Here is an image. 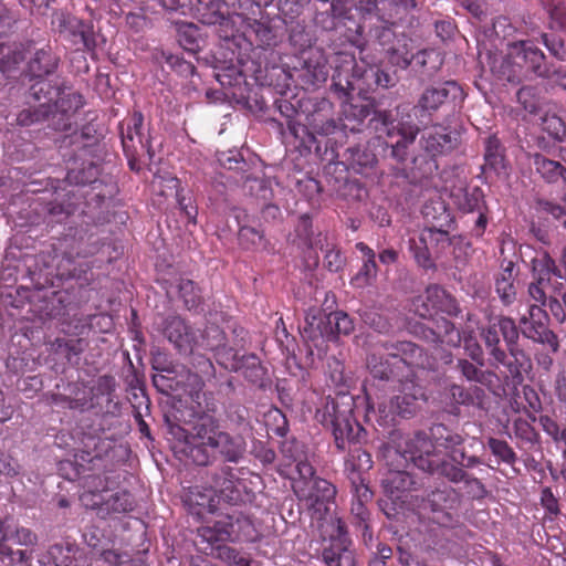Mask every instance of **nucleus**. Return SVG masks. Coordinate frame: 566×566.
Returning a JSON list of instances; mask_svg holds the SVG:
<instances>
[{
  "label": "nucleus",
  "instance_id": "nucleus-37",
  "mask_svg": "<svg viewBox=\"0 0 566 566\" xmlns=\"http://www.w3.org/2000/svg\"><path fill=\"white\" fill-rule=\"evenodd\" d=\"M227 518L224 516L217 520L213 525H206L198 528V536L203 543L209 545L210 552L219 545H227L231 533H228Z\"/></svg>",
  "mask_w": 566,
  "mask_h": 566
},
{
  "label": "nucleus",
  "instance_id": "nucleus-39",
  "mask_svg": "<svg viewBox=\"0 0 566 566\" xmlns=\"http://www.w3.org/2000/svg\"><path fill=\"white\" fill-rule=\"evenodd\" d=\"M454 227H427L423 229L427 242L434 255L439 258L444 253L447 248L454 244L455 237H450V231Z\"/></svg>",
  "mask_w": 566,
  "mask_h": 566
},
{
  "label": "nucleus",
  "instance_id": "nucleus-34",
  "mask_svg": "<svg viewBox=\"0 0 566 566\" xmlns=\"http://www.w3.org/2000/svg\"><path fill=\"white\" fill-rule=\"evenodd\" d=\"M447 480L451 483H463L467 494L473 500H482L488 496V490L482 481L469 472H462L459 469L449 468Z\"/></svg>",
  "mask_w": 566,
  "mask_h": 566
},
{
  "label": "nucleus",
  "instance_id": "nucleus-9",
  "mask_svg": "<svg viewBox=\"0 0 566 566\" xmlns=\"http://www.w3.org/2000/svg\"><path fill=\"white\" fill-rule=\"evenodd\" d=\"M465 97L463 88L455 81H444L427 86L419 95L415 109L421 116H431L439 111L454 109Z\"/></svg>",
  "mask_w": 566,
  "mask_h": 566
},
{
  "label": "nucleus",
  "instance_id": "nucleus-13",
  "mask_svg": "<svg viewBox=\"0 0 566 566\" xmlns=\"http://www.w3.org/2000/svg\"><path fill=\"white\" fill-rule=\"evenodd\" d=\"M512 56L514 63L525 67L526 71L539 78H548L552 63H549L543 53L531 41H520L512 45Z\"/></svg>",
  "mask_w": 566,
  "mask_h": 566
},
{
  "label": "nucleus",
  "instance_id": "nucleus-58",
  "mask_svg": "<svg viewBox=\"0 0 566 566\" xmlns=\"http://www.w3.org/2000/svg\"><path fill=\"white\" fill-rule=\"evenodd\" d=\"M416 64L419 65L423 73L431 76L437 73L442 64L439 53L433 50H423L413 55Z\"/></svg>",
  "mask_w": 566,
  "mask_h": 566
},
{
  "label": "nucleus",
  "instance_id": "nucleus-54",
  "mask_svg": "<svg viewBox=\"0 0 566 566\" xmlns=\"http://www.w3.org/2000/svg\"><path fill=\"white\" fill-rule=\"evenodd\" d=\"M449 465L453 469H461L462 472L473 469L483 463L482 459L475 454H468L463 446L455 448L447 458Z\"/></svg>",
  "mask_w": 566,
  "mask_h": 566
},
{
  "label": "nucleus",
  "instance_id": "nucleus-29",
  "mask_svg": "<svg viewBox=\"0 0 566 566\" xmlns=\"http://www.w3.org/2000/svg\"><path fill=\"white\" fill-rule=\"evenodd\" d=\"M532 163L535 171L547 184L566 182V167L559 161L537 153L532 157Z\"/></svg>",
  "mask_w": 566,
  "mask_h": 566
},
{
  "label": "nucleus",
  "instance_id": "nucleus-3",
  "mask_svg": "<svg viewBox=\"0 0 566 566\" xmlns=\"http://www.w3.org/2000/svg\"><path fill=\"white\" fill-rule=\"evenodd\" d=\"M481 338L490 356L491 366H503L514 380L522 381L531 369V358L520 345V329L512 317L500 315L481 329Z\"/></svg>",
  "mask_w": 566,
  "mask_h": 566
},
{
  "label": "nucleus",
  "instance_id": "nucleus-12",
  "mask_svg": "<svg viewBox=\"0 0 566 566\" xmlns=\"http://www.w3.org/2000/svg\"><path fill=\"white\" fill-rule=\"evenodd\" d=\"M385 458L387 464L391 467L387 478L384 480L386 488L391 493L405 492L411 490L415 481L412 476L405 470L408 465L407 455L401 452V443L396 446H388L386 449Z\"/></svg>",
  "mask_w": 566,
  "mask_h": 566
},
{
  "label": "nucleus",
  "instance_id": "nucleus-46",
  "mask_svg": "<svg viewBox=\"0 0 566 566\" xmlns=\"http://www.w3.org/2000/svg\"><path fill=\"white\" fill-rule=\"evenodd\" d=\"M208 554L228 566H259L255 560L244 557L235 548L228 545L216 546Z\"/></svg>",
  "mask_w": 566,
  "mask_h": 566
},
{
  "label": "nucleus",
  "instance_id": "nucleus-18",
  "mask_svg": "<svg viewBox=\"0 0 566 566\" xmlns=\"http://www.w3.org/2000/svg\"><path fill=\"white\" fill-rule=\"evenodd\" d=\"M348 449V457L345 460V472L350 480L352 486L367 485L364 474L373 468L370 453L359 444Z\"/></svg>",
  "mask_w": 566,
  "mask_h": 566
},
{
  "label": "nucleus",
  "instance_id": "nucleus-50",
  "mask_svg": "<svg viewBox=\"0 0 566 566\" xmlns=\"http://www.w3.org/2000/svg\"><path fill=\"white\" fill-rule=\"evenodd\" d=\"M517 103L530 114H537L542 108V96L538 86L524 85L516 92Z\"/></svg>",
  "mask_w": 566,
  "mask_h": 566
},
{
  "label": "nucleus",
  "instance_id": "nucleus-64",
  "mask_svg": "<svg viewBox=\"0 0 566 566\" xmlns=\"http://www.w3.org/2000/svg\"><path fill=\"white\" fill-rule=\"evenodd\" d=\"M2 555L0 556V562L3 566H28V560L30 556L25 551L17 549L14 551L12 547L2 546Z\"/></svg>",
  "mask_w": 566,
  "mask_h": 566
},
{
  "label": "nucleus",
  "instance_id": "nucleus-38",
  "mask_svg": "<svg viewBox=\"0 0 566 566\" xmlns=\"http://www.w3.org/2000/svg\"><path fill=\"white\" fill-rule=\"evenodd\" d=\"M419 133V127L416 125H402L398 128V139L396 142L388 143L390 147V156L396 159L398 163H403L407 159L408 147L412 145L417 135Z\"/></svg>",
  "mask_w": 566,
  "mask_h": 566
},
{
  "label": "nucleus",
  "instance_id": "nucleus-47",
  "mask_svg": "<svg viewBox=\"0 0 566 566\" xmlns=\"http://www.w3.org/2000/svg\"><path fill=\"white\" fill-rule=\"evenodd\" d=\"M87 346V343L83 338H61L57 337L50 342V350L53 354L64 356L66 359H71L72 356H78L82 354Z\"/></svg>",
  "mask_w": 566,
  "mask_h": 566
},
{
  "label": "nucleus",
  "instance_id": "nucleus-26",
  "mask_svg": "<svg viewBox=\"0 0 566 566\" xmlns=\"http://www.w3.org/2000/svg\"><path fill=\"white\" fill-rule=\"evenodd\" d=\"M206 348L216 352L219 363L224 366L232 355L237 352L233 347L226 344L224 332L216 324L208 325L202 334Z\"/></svg>",
  "mask_w": 566,
  "mask_h": 566
},
{
  "label": "nucleus",
  "instance_id": "nucleus-23",
  "mask_svg": "<svg viewBox=\"0 0 566 566\" xmlns=\"http://www.w3.org/2000/svg\"><path fill=\"white\" fill-rule=\"evenodd\" d=\"M228 533H231V543H253L260 538V534L250 517L239 512L224 515Z\"/></svg>",
  "mask_w": 566,
  "mask_h": 566
},
{
  "label": "nucleus",
  "instance_id": "nucleus-14",
  "mask_svg": "<svg viewBox=\"0 0 566 566\" xmlns=\"http://www.w3.org/2000/svg\"><path fill=\"white\" fill-rule=\"evenodd\" d=\"M416 313L422 318H432L436 312L457 316L460 313L459 305L443 287L433 284L427 287L421 304L416 305Z\"/></svg>",
  "mask_w": 566,
  "mask_h": 566
},
{
  "label": "nucleus",
  "instance_id": "nucleus-2",
  "mask_svg": "<svg viewBox=\"0 0 566 566\" xmlns=\"http://www.w3.org/2000/svg\"><path fill=\"white\" fill-rule=\"evenodd\" d=\"M366 363L370 376L367 394H371L374 399L384 398L382 392L391 391L416 378L415 368H436V359L409 340L377 342L370 347Z\"/></svg>",
  "mask_w": 566,
  "mask_h": 566
},
{
  "label": "nucleus",
  "instance_id": "nucleus-28",
  "mask_svg": "<svg viewBox=\"0 0 566 566\" xmlns=\"http://www.w3.org/2000/svg\"><path fill=\"white\" fill-rule=\"evenodd\" d=\"M521 334L534 343L548 346L554 354L559 350L558 336L541 318L533 319L532 324L520 332Z\"/></svg>",
  "mask_w": 566,
  "mask_h": 566
},
{
  "label": "nucleus",
  "instance_id": "nucleus-49",
  "mask_svg": "<svg viewBox=\"0 0 566 566\" xmlns=\"http://www.w3.org/2000/svg\"><path fill=\"white\" fill-rule=\"evenodd\" d=\"M179 295L189 311H197L203 304V297L200 289L192 280L180 279L178 283Z\"/></svg>",
  "mask_w": 566,
  "mask_h": 566
},
{
  "label": "nucleus",
  "instance_id": "nucleus-22",
  "mask_svg": "<svg viewBox=\"0 0 566 566\" xmlns=\"http://www.w3.org/2000/svg\"><path fill=\"white\" fill-rule=\"evenodd\" d=\"M516 276L517 270L515 263L511 260H504L501 263L499 273L495 275L494 284L495 292L505 306L511 305L516 298Z\"/></svg>",
  "mask_w": 566,
  "mask_h": 566
},
{
  "label": "nucleus",
  "instance_id": "nucleus-45",
  "mask_svg": "<svg viewBox=\"0 0 566 566\" xmlns=\"http://www.w3.org/2000/svg\"><path fill=\"white\" fill-rule=\"evenodd\" d=\"M352 488L356 496V501H354L352 505V515L355 520V523L356 525L367 523L369 518V511L367 510L365 504L371 501L373 492L370 491L368 485H359Z\"/></svg>",
  "mask_w": 566,
  "mask_h": 566
},
{
  "label": "nucleus",
  "instance_id": "nucleus-51",
  "mask_svg": "<svg viewBox=\"0 0 566 566\" xmlns=\"http://www.w3.org/2000/svg\"><path fill=\"white\" fill-rule=\"evenodd\" d=\"M83 96L69 87L61 86V95L55 99L53 107L66 115L74 114L83 106Z\"/></svg>",
  "mask_w": 566,
  "mask_h": 566
},
{
  "label": "nucleus",
  "instance_id": "nucleus-25",
  "mask_svg": "<svg viewBox=\"0 0 566 566\" xmlns=\"http://www.w3.org/2000/svg\"><path fill=\"white\" fill-rule=\"evenodd\" d=\"M427 437L439 450H442L447 458L451 454L452 450L464 443V438L460 433L451 430L443 423L433 424L429 429Z\"/></svg>",
  "mask_w": 566,
  "mask_h": 566
},
{
  "label": "nucleus",
  "instance_id": "nucleus-43",
  "mask_svg": "<svg viewBox=\"0 0 566 566\" xmlns=\"http://www.w3.org/2000/svg\"><path fill=\"white\" fill-rule=\"evenodd\" d=\"M336 243L331 241L327 234L317 233L316 235L311 238V241H307L305 247L307 251L304 254L305 264L310 269H315L318 266L319 258L317 251H321L323 254L328 251V248L335 247Z\"/></svg>",
  "mask_w": 566,
  "mask_h": 566
},
{
  "label": "nucleus",
  "instance_id": "nucleus-31",
  "mask_svg": "<svg viewBox=\"0 0 566 566\" xmlns=\"http://www.w3.org/2000/svg\"><path fill=\"white\" fill-rule=\"evenodd\" d=\"M61 95V86L53 85L51 81L40 78L36 80L29 88L28 103H38V105H45L50 108L53 107L52 103Z\"/></svg>",
  "mask_w": 566,
  "mask_h": 566
},
{
  "label": "nucleus",
  "instance_id": "nucleus-1",
  "mask_svg": "<svg viewBox=\"0 0 566 566\" xmlns=\"http://www.w3.org/2000/svg\"><path fill=\"white\" fill-rule=\"evenodd\" d=\"M193 401L192 419L187 427L169 426L170 433L182 440V452L197 465L212 464L219 458L238 463L245 452V442L242 437L222 430L220 420L214 416L218 403L213 396L197 391Z\"/></svg>",
  "mask_w": 566,
  "mask_h": 566
},
{
  "label": "nucleus",
  "instance_id": "nucleus-21",
  "mask_svg": "<svg viewBox=\"0 0 566 566\" xmlns=\"http://www.w3.org/2000/svg\"><path fill=\"white\" fill-rule=\"evenodd\" d=\"M69 395L51 392L45 399L49 405L61 406L71 410L84 411L91 407L92 396L81 384H69Z\"/></svg>",
  "mask_w": 566,
  "mask_h": 566
},
{
  "label": "nucleus",
  "instance_id": "nucleus-36",
  "mask_svg": "<svg viewBox=\"0 0 566 566\" xmlns=\"http://www.w3.org/2000/svg\"><path fill=\"white\" fill-rule=\"evenodd\" d=\"M530 269L532 281H538L552 275L560 277L562 272L556 261L546 250H541L536 253V255L531 260Z\"/></svg>",
  "mask_w": 566,
  "mask_h": 566
},
{
  "label": "nucleus",
  "instance_id": "nucleus-52",
  "mask_svg": "<svg viewBox=\"0 0 566 566\" xmlns=\"http://www.w3.org/2000/svg\"><path fill=\"white\" fill-rule=\"evenodd\" d=\"M436 334H438V343H446L452 347H459L462 342L461 334L455 325L446 319L444 317H440L434 319L433 322Z\"/></svg>",
  "mask_w": 566,
  "mask_h": 566
},
{
  "label": "nucleus",
  "instance_id": "nucleus-6",
  "mask_svg": "<svg viewBox=\"0 0 566 566\" xmlns=\"http://www.w3.org/2000/svg\"><path fill=\"white\" fill-rule=\"evenodd\" d=\"M401 452L418 469L430 474L447 479L449 468L453 469L442 450H439L423 431H418L412 438L405 440L401 443Z\"/></svg>",
  "mask_w": 566,
  "mask_h": 566
},
{
  "label": "nucleus",
  "instance_id": "nucleus-19",
  "mask_svg": "<svg viewBox=\"0 0 566 566\" xmlns=\"http://www.w3.org/2000/svg\"><path fill=\"white\" fill-rule=\"evenodd\" d=\"M238 484L239 480L230 467H222L212 475L211 488L214 493L231 505H237L242 501Z\"/></svg>",
  "mask_w": 566,
  "mask_h": 566
},
{
  "label": "nucleus",
  "instance_id": "nucleus-60",
  "mask_svg": "<svg viewBox=\"0 0 566 566\" xmlns=\"http://www.w3.org/2000/svg\"><path fill=\"white\" fill-rule=\"evenodd\" d=\"M488 446L494 457L506 464H514L517 460L516 453L510 444L496 438H489Z\"/></svg>",
  "mask_w": 566,
  "mask_h": 566
},
{
  "label": "nucleus",
  "instance_id": "nucleus-55",
  "mask_svg": "<svg viewBox=\"0 0 566 566\" xmlns=\"http://www.w3.org/2000/svg\"><path fill=\"white\" fill-rule=\"evenodd\" d=\"M332 87L339 97H348L356 88V78L348 70H336L332 76Z\"/></svg>",
  "mask_w": 566,
  "mask_h": 566
},
{
  "label": "nucleus",
  "instance_id": "nucleus-53",
  "mask_svg": "<svg viewBox=\"0 0 566 566\" xmlns=\"http://www.w3.org/2000/svg\"><path fill=\"white\" fill-rule=\"evenodd\" d=\"M51 109L45 105L29 106L17 115V124L22 127L35 125L49 119Z\"/></svg>",
  "mask_w": 566,
  "mask_h": 566
},
{
  "label": "nucleus",
  "instance_id": "nucleus-59",
  "mask_svg": "<svg viewBox=\"0 0 566 566\" xmlns=\"http://www.w3.org/2000/svg\"><path fill=\"white\" fill-rule=\"evenodd\" d=\"M238 240L243 249L251 250L264 247L263 232L249 226L239 229Z\"/></svg>",
  "mask_w": 566,
  "mask_h": 566
},
{
  "label": "nucleus",
  "instance_id": "nucleus-62",
  "mask_svg": "<svg viewBox=\"0 0 566 566\" xmlns=\"http://www.w3.org/2000/svg\"><path fill=\"white\" fill-rule=\"evenodd\" d=\"M552 23L566 30V4L564 0H542Z\"/></svg>",
  "mask_w": 566,
  "mask_h": 566
},
{
  "label": "nucleus",
  "instance_id": "nucleus-30",
  "mask_svg": "<svg viewBox=\"0 0 566 566\" xmlns=\"http://www.w3.org/2000/svg\"><path fill=\"white\" fill-rule=\"evenodd\" d=\"M483 197V191L479 187H458L452 191L454 205L465 213L485 209Z\"/></svg>",
  "mask_w": 566,
  "mask_h": 566
},
{
  "label": "nucleus",
  "instance_id": "nucleus-61",
  "mask_svg": "<svg viewBox=\"0 0 566 566\" xmlns=\"http://www.w3.org/2000/svg\"><path fill=\"white\" fill-rule=\"evenodd\" d=\"M23 54L15 46L0 43V70L8 72L14 65L23 61Z\"/></svg>",
  "mask_w": 566,
  "mask_h": 566
},
{
  "label": "nucleus",
  "instance_id": "nucleus-16",
  "mask_svg": "<svg viewBox=\"0 0 566 566\" xmlns=\"http://www.w3.org/2000/svg\"><path fill=\"white\" fill-rule=\"evenodd\" d=\"M59 30L61 35L73 45H81L92 51L96 46L93 27L72 15H63L60 20Z\"/></svg>",
  "mask_w": 566,
  "mask_h": 566
},
{
  "label": "nucleus",
  "instance_id": "nucleus-42",
  "mask_svg": "<svg viewBox=\"0 0 566 566\" xmlns=\"http://www.w3.org/2000/svg\"><path fill=\"white\" fill-rule=\"evenodd\" d=\"M59 64V57L49 49H41L35 52L29 62V70L35 77L51 74Z\"/></svg>",
  "mask_w": 566,
  "mask_h": 566
},
{
  "label": "nucleus",
  "instance_id": "nucleus-24",
  "mask_svg": "<svg viewBox=\"0 0 566 566\" xmlns=\"http://www.w3.org/2000/svg\"><path fill=\"white\" fill-rule=\"evenodd\" d=\"M333 334L331 314L325 315L317 308H312L306 313L305 323L302 328L304 338L314 342L319 338L329 337Z\"/></svg>",
  "mask_w": 566,
  "mask_h": 566
},
{
  "label": "nucleus",
  "instance_id": "nucleus-35",
  "mask_svg": "<svg viewBox=\"0 0 566 566\" xmlns=\"http://www.w3.org/2000/svg\"><path fill=\"white\" fill-rule=\"evenodd\" d=\"M199 21L207 25L222 24L227 18L226 2L222 0H197Z\"/></svg>",
  "mask_w": 566,
  "mask_h": 566
},
{
  "label": "nucleus",
  "instance_id": "nucleus-40",
  "mask_svg": "<svg viewBox=\"0 0 566 566\" xmlns=\"http://www.w3.org/2000/svg\"><path fill=\"white\" fill-rule=\"evenodd\" d=\"M423 217L429 227H454L455 221L447 206L441 200H432L423 206Z\"/></svg>",
  "mask_w": 566,
  "mask_h": 566
},
{
  "label": "nucleus",
  "instance_id": "nucleus-15",
  "mask_svg": "<svg viewBox=\"0 0 566 566\" xmlns=\"http://www.w3.org/2000/svg\"><path fill=\"white\" fill-rule=\"evenodd\" d=\"M163 334L180 353H191L197 344L195 331L178 315L165 318Z\"/></svg>",
  "mask_w": 566,
  "mask_h": 566
},
{
  "label": "nucleus",
  "instance_id": "nucleus-63",
  "mask_svg": "<svg viewBox=\"0 0 566 566\" xmlns=\"http://www.w3.org/2000/svg\"><path fill=\"white\" fill-rule=\"evenodd\" d=\"M387 56L391 65L400 69H407L413 60V55L410 54L406 44H398L389 48L387 50Z\"/></svg>",
  "mask_w": 566,
  "mask_h": 566
},
{
  "label": "nucleus",
  "instance_id": "nucleus-11",
  "mask_svg": "<svg viewBox=\"0 0 566 566\" xmlns=\"http://www.w3.org/2000/svg\"><path fill=\"white\" fill-rule=\"evenodd\" d=\"M432 521L442 527H454L459 520L453 509L457 504V492L451 486L437 488L432 490L426 500Z\"/></svg>",
  "mask_w": 566,
  "mask_h": 566
},
{
  "label": "nucleus",
  "instance_id": "nucleus-10",
  "mask_svg": "<svg viewBox=\"0 0 566 566\" xmlns=\"http://www.w3.org/2000/svg\"><path fill=\"white\" fill-rule=\"evenodd\" d=\"M336 533L331 535L327 546L322 551V559L326 566H356V558L352 549V541L347 536L346 525L338 517H331Z\"/></svg>",
  "mask_w": 566,
  "mask_h": 566
},
{
  "label": "nucleus",
  "instance_id": "nucleus-44",
  "mask_svg": "<svg viewBox=\"0 0 566 566\" xmlns=\"http://www.w3.org/2000/svg\"><path fill=\"white\" fill-rule=\"evenodd\" d=\"M409 248L419 266L423 269H433L436 266L434 255L429 247V242H427L423 230L417 239L412 238L409 240Z\"/></svg>",
  "mask_w": 566,
  "mask_h": 566
},
{
  "label": "nucleus",
  "instance_id": "nucleus-20",
  "mask_svg": "<svg viewBox=\"0 0 566 566\" xmlns=\"http://www.w3.org/2000/svg\"><path fill=\"white\" fill-rule=\"evenodd\" d=\"M224 368L230 371H242L244 378L254 385H262L265 369L254 354L239 355L238 350L224 361Z\"/></svg>",
  "mask_w": 566,
  "mask_h": 566
},
{
  "label": "nucleus",
  "instance_id": "nucleus-27",
  "mask_svg": "<svg viewBox=\"0 0 566 566\" xmlns=\"http://www.w3.org/2000/svg\"><path fill=\"white\" fill-rule=\"evenodd\" d=\"M566 287V277L560 272V277L555 275L538 281H531L527 293L534 302H544L549 295L562 294Z\"/></svg>",
  "mask_w": 566,
  "mask_h": 566
},
{
  "label": "nucleus",
  "instance_id": "nucleus-4",
  "mask_svg": "<svg viewBox=\"0 0 566 566\" xmlns=\"http://www.w3.org/2000/svg\"><path fill=\"white\" fill-rule=\"evenodd\" d=\"M353 406L352 398L346 395L327 397L315 412V419L332 430L335 446L340 452L360 444L366 438L365 429L354 418Z\"/></svg>",
  "mask_w": 566,
  "mask_h": 566
},
{
  "label": "nucleus",
  "instance_id": "nucleus-48",
  "mask_svg": "<svg viewBox=\"0 0 566 566\" xmlns=\"http://www.w3.org/2000/svg\"><path fill=\"white\" fill-rule=\"evenodd\" d=\"M484 159L485 167H489L495 172H501L505 169L503 148L501 146L500 139L496 136H490L486 139Z\"/></svg>",
  "mask_w": 566,
  "mask_h": 566
},
{
  "label": "nucleus",
  "instance_id": "nucleus-41",
  "mask_svg": "<svg viewBox=\"0 0 566 566\" xmlns=\"http://www.w3.org/2000/svg\"><path fill=\"white\" fill-rule=\"evenodd\" d=\"M343 157L349 168L358 174H363L365 169L374 167L377 163L376 156L360 146L346 148Z\"/></svg>",
  "mask_w": 566,
  "mask_h": 566
},
{
  "label": "nucleus",
  "instance_id": "nucleus-57",
  "mask_svg": "<svg viewBox=\"0 0 566 566\" xmlns=\"http://www.w3.org/2000/svg\"><path fill=\"white\" fill-rule=\"evenodd\" d=\"M541 39L549 54L560 62H566V42L562 34L542 33Z\"/></svg>",
  "mask_w": 566,
  "mask_h": 566
},
{
  "label": "nucleus",
  "instance_id": "nucleus-17",
  "mask_svg": "<svg viewBox=\"0 0 566 566\" xmlns=\"http://www.w3.org/2000/svg\"><path fill=\"white\" fill-rule=\"evenodd\" d=\"M437 169L438 164L436 158L423 151L411 159V167L409 170L406 168L392 167L391 175L396 178H402L409 182L416 184L430 178Z\"/></svg>",
  "mask_w": 566,
  "mask_h": 566
},
{
  "label": "nucleus",
  "instance_id": "nucleus-7",
  "mask_svg": "<svg viewBox=\"0 0 566 566\" xmlns=\"http://www.w3.org/2000/svg\"><path fill=\"white\" fill-rule=\"evenodd\" d=\"M293 492L313 520L322 522L331 514L336 488L329 481L322 478L298 481L293 485Z\"/></svg>",
  "mask_w": 566,
  "mask_h": 566
},
{
  "label": "nucleus",
  "instance_id": "nucleus-5",
  "mask_svg": "<svg viewBox=\"0 0 566 566\" xmlns=\"http://www.w3.org/2000/svg\"><path fill=\"white\" fill-rule=\"evenodd\" d=\"M396 392L390 399H374L367 394V417H374L384 428L394 427L397 418H412L419 410V401L424 398L422 387L416 378L391 390Z\"/></svg>",
  "mask_w": 566,
  "mask_h": 566
},
{
  "label": "nucleus",
  "instance_id": "nucleus-56",
  "mask_svg": "<svg viewBox=\"0 0 566 566\" xmlns=\"http://www.w3.org/2000/svg\"><path fill=\"white\" fill-rule=\"evenodd\" d=\"M163 182H166L167 189H169L171 193L176 195L178 205H179L180 209L185 212V214L188 218H195L197 210L195 207L191 206L190 199L188 200V202H186V198L181 197L178 192L179 180L175 177H168L166 179L159 177L153 181V186H154V188L161 187Z\"/></svg>",
  "mask_w": 566,
  "mask_h": 566
},
{
  "label": "nucleus",
  "instance_id": "nucleus-33",
  "mask_svg": "<svg viewBox=\"0 0 566 566\" xmlns=\"http://www.w3.org/2000/svg\"><path fill=\"white\" fill-rule=\"evenodd\" d=\"M420 145L423 151L436 157L437 155L451 150L453 148V139L452 136L443 129L434 128L422 136Z\"/></svg>",
  "mask_w": 566,
  "mask_h": 566
},
{
  "label": "nucleus",
  "instance_id": "nucleus-32",
  "mask_svg": "<svg viewBox=\"0 0 566 566\" xmlns=\"http://www.w3.org/2000/svg\"><path fill=\"white\" fill-rule=\"evenodd\" d=\"M93 509L102 516L111 513H127L134 509V500L129 492L119 491L112 494L107 500L94 502Z\"/></svg>",
  "mask_w": 566,
  "mask_h": 566
},
{
  "label": "nucleus",
  "instance_id": "nucleus-8",
  "mask_svg": "<svg viewBox=\"0 0 566 566\" xmlns=\"http://www.w3.org/2000/svg\"><path fill=\"white\" fill-rule=\"evenodd\" d=\"M144 117L140 112H134L120 128L122 145L128 159L129 168L139 171L143 165H150L155 156L148 137L143 132Z\"/></svg>",
  "mask_w": 566,
  "mask_h": 566
}]
</instances>
